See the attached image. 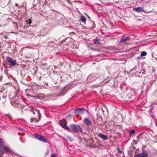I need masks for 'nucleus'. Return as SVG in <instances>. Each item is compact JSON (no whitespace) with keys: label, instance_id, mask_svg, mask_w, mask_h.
<instances>
[{"label":"nucleus","instance_id":"1","mask_svg":"<svg viewBox=\"0 0 157 157\" xmlns=\"http://www.w3.org/2000/svg\"><path fill=\"white\" fill-rule=\"evenodd\" d=\"M30 111L33 113V114L35 116V117H36V116H37L38 119H39V120H40L41 117V115L38 110L31 107L30 108Z\"/></svg>","mask_w":157,"mask_h":157},{"label":"nucleus","instance_id":"2","mask_svg":"<svg viewBox=\"0 0 157 157\" xmlns=\"http://www.w3.org/2000/svg\"><path fill=\"white\" fill-rule=\"evenodd\" d=\"M34 137L35 138L44 142H47V140L44 137L39 134H37Z\"/></svg>","mask_w":157,"mask_h":157},{"label":"nucleus","instance_id":"3","mask_svg":"<svg viewBox=\"0 0 157 157\" xmlns=\"http://www.w3.org/2000/svg\"><path fill=\"white\" fill-rule=\"evenodd\" d=\"M71 129L75 132H78L81 130L80 127L78 125H71Z\"/></svg>","mask_w":157,"mask_h":157},{"label":"nucleus","instance_id":"4","mask_svg":"<svg viewBox=\"0 0 157 157\" xmlns=\"http://www.w3.org/2000/svg\"><path fill=\"white\" fill-rule=\"evenodd\" d=\"M7 59L10 66H13L15 65L16 63V60H14L11 58L8 57H7Z\"/></svg>","mask_w":157,"mask_h":157},{"label":"nucleus","instance_id":"5","mask_svg":"<svg viewBox=\"0 0 157 157\" xmlns=\"http://www.w3.org/2000/svg\"><path fill=\"white\" fill-rule=\"evenodd\" d=\"M22 22L25 23L26 25H23L21 24V26L23 27H27L30 25L31 23H32V20H24V21Z\"/></svg>","mask_w":157,"mask_h":157},{"label":"nucleus","instance_id":"6","mask_svg":"<svg viewBox=\"0 0 157 157\" xmlns=\"http://www.w3.org/2000/svg\"><path fill=\"white\" fill-rule=\"evenodd\" d=\"M97 75L95 74H91L88 77L87 79L90 80L92 81H94L97 78Z\"/></svg>","mask_w":157,"mask_h":157},{"label":"nucleus","instance_id":"7","mask_svg":"<svg viewBox=\"0 0 157 157\" xmlns=\"http://www.w3.org/2000/svg\"><path fill=\"white\" fill-rule=\"evenodd\" d=\"M84 111V109L83 108L77 109L75 111L74 114L77 113V114H82L83 113Z\"/></svg>","mask_w":157,"mask_h":157},{"label":"nucleus","instance_id":"8","mask_svg":"<svg viewBox=\"0 0 157 157\" xmlns=\"http://www.w3.org/2000/svg\"><path fill=\"white\" fill-rule=\"evenodd\" d=\"M147 154L145 153H140L138 154H136L134 157H147Z\"/></svg>","mask_w":157,"mask_h":157},{"label":"nucleus","instance_id":"9","mask_svg":"<svg viewBox=\"0 0 157 157\" xmlns=\"http://www.w3.org/2000/svg\"><path fill=\"white\" fill-rule=\"evenodd\" d=\"M133 10L137 12H144V8L141 7H138L133 9Z\"/></svg>","mask_w":157,"mask_h":157},{"label":"nucleus","instance_id":"10","mask_svg":"<svg viewBox=\"0 0 157 157\" xmlns=\"http://www.w3.org/2000/svg\"><path fill=\"white\" fill-rule=\"evenodd\" d=\"M83 122L87 125H90L92 123V122L88 118H85L84 119Z\"/></svg>","mask_w":157,"mask_h":157},{"label":"nucleus","instance_id":"11","mask_svg":"<svg viewBox=\"0 0 157 157\" xmlns=\"http://www.w3.org/2000/svg\"><path fill=\"white\" fill-rule=\"evenodd\" d=\"M98 135L99 137L102 139L103 140H106L108 138L107 136L104 135L102 134H98Z\"/></svg>","mask_w":157,"mask_h":157},{"label":"nucleus","instance_id":"12","mask_svg":"<svg viewBox=\"0 0 157 157\" xmlns=\"http://www.w3.org/2000/svg\"><path fill=\"white\" fill-rule=\"evenodd\" d=\"M39 120H39V119L38 120L36 117H35L31 118L30 122L32 123L34 121L35 122H39Z\"/></svg>","mask_w":157,"mask_h":157},{"label":"nucleus","instance_id":"13","mask_svg":"<svg viewBox=\"0 0 157 157\" xmlns=\"http://www.w3.org/2000/svg\"><path fill=\"white\" fill-rule=\"evenodd\" d=\"M2 147L4 151H6L7 153L9 152L10 150L8 148L5 146L3 145Z\"/></svg>","mask_w":157,"mask_h":157},{"label":"nucleus","instance_id":"14","mask_svg":"<svg viewBox=\"0 0 157 157\" xmlns=\"http://www.w3.org/2000/svg\"><path fill=\"white\" fill-rule=\"evenodd\" d=\"M93 43L94 44H100V43L99 40L98 38H96L93 40Z\"/></svg>","mask_w":157,"mask_h":157},{"label":"nucleus","instance_id":"15","mask_svg":"<svg viewBox=\"0 0 157 157\" xmlns=\"http://www.w3.org/2000/svg\"><path fill=\"white\" fill-rule=\"evenodd\" d=\"M130 39V37H126L125 38L123 37L122 40H121V42H126L127 40H129Z\"/></svg>","mask_w":157,"mask_h":157},{"label":"nucleus","instance_id":"16","mask_svg":"<svg viewBox=\"0 0 157 157\" xmlns=\"http://www.w3.org/2000/svg\"><path fill=\"white\" fill-rule=\"evenodd\" d=\"M60 124L62 125V126L66 129L67 130L69 129V128L67 127V126L63 123L60 122Z\"/></svg>","mask_w":157,"mask_h":157},{"label":"nucleus","instance_id":"17","mask_svg":"<svg viewBox=\"0 0 157 157\" xmlns=\"http://www.w3.org/2000/svg\"><path fill=\"white\" fill-rule=\"evenodd\" d=\"M147 54L146 52L143 51L141 52L140 56L141 57L145 56L147 55Z\"/></svg>","mask_w":157,"mask_h":157},{"label":"nucleus","instance_id":"18","mask_svg":"<svg viewBox=\"0 0 157 157\" xmlns=\"http://www.w3.org/2000/svg\"><path fill=\"white\" fill-rule=\"evenodd\" d=\"M73 117L72 115H71L69 116H68L67 117V120H69L71 118H72Z\"/></svg>","mask_w":157,"mask_h":157},{"label":"nucleus","instance_id":"19","mask_svg":"<svg viewBox=\"0 0 157 157\" xmlns=\"http://www.w3.org/2000/svg\"><path fill=\"white\" fill-rule=\"evenodd\" d=\"M4 144L2 140L0 139V146H2Z\"/></svg>","mask_w":157,"mask_h":157},{"label":"nucleus","instance_id":"20","mask_svg":"<svg viewBox=\"0 0 157 157\" xmlns=\"http://www.w3.org/2000/svg\"><path fill=\"white\" fill-rule=\"evenodd\" d=\"M135 132V131L134 130H132L131 131L129 132V134L131 135L134 134Z\"/></svg>","mask_w":157,"mask_h":157},{"label":"nucleus","instance_id":"21","mask_svg":"<svg viewBox=\"0 0 157 157\" xmlns=\"http://www.w3.org/2000/svg\"><path fill=\"white\" fill-rule=\"evenodd\" d=\"M13 22L14 24L16 25L15 26V28H17L18 26V23H17V22H14L13 21Z\"/></svg>","mask_w":157,"mask_h":157},{"label":"nucleus","instance_id":"22","mask_svg":"<svg viewBox=\"0 0 157 157\" xmlns=\"http://www.w3.org/2000/svg\"><path fill=\"white\" fill-rule=\"evenodd\" d=\"M62 22L63 23L64 25H65V24L67 23V20H61Z\"/></svg>","mask_w":157,"mask_h":157},{"label":"nucleus","instance_id":"23","mask_svg":"<svg viewBox=\"0 0 157 157\" xmlns=\"http://www.w3.org/2000/svg\"><path fill=\"white\" fill-rule=\"evenodd\" d=\"M56 155L55 154H53L51 155V157H56Z\"/></svg>","mask_w":157,"mask_h":157},{"label":"nucleus","instance_id":"24","mask_svg":"<svg viewBox=\"0 0 157 157\" xmlns=\"http://www.w3.org/2000/svg\"><path fill=\"white\" fill-rule=\"evenodd\" d=\"M80 20H86V18L83 16H82Z\"/></svg>","mask_w":157,"mask_h":157},{"label":"nucleus","instance_id":"25","mask_svg":"<svg viewBox=\"0 0 157 157\" xmlns=\"http://www.w3.org/2000/svg\"><path fill=\"white\" fill-rule=\"evenodd\" d=\"M48 150H47L45 153L46 155H47L48 154Z\"/></svg>","mask_w":157,"mask_h":157},{"label":"nucleus","instance_id":"26","mask_svg":"<svg viewBox=\"0 0 157 157\" xmlns=\"http://www.w3.org/2000/svg\"><path fill=\"white\" fill-rule=\"evenodd\" d=\"M45 30L46 31V32L45 33H44L46 34L47 33L48 31V30L46 29H45Z\"/></svg>","mask_w":157,"mask_h":157},{"label":"nucleus","instance_id":"27","mask_svg":"<svg viewBox=\"0 0 157 157\" xmlns=\"http://www.w3.org/2000/svg\"><path fill=\"white\" fill-rule=\"evenodd\" d=\"M86 20H81V21L84 22H85V21H86Z\"/></svg>","mask_w":157,"mask_h":157},{"label":"nucleus","instance_id":"28","mask_svg":"<svg viewBox=\"0 0 157 157\" xmlns=\"http://www.w3.org/2000/svg\"><path fill=\"white\" fill-rule=\"evenodd\" d=\"M67 40H72V39L71 38H67Z\"/></svg>","mask_w":157,"mask_h":157},{"label":"nucleus","instance_id":"29","mask_svg":"<svg viewBox=\"0 0 157 157\" xmlns=\"http://www.w3.org/2000/svg\"><path fill=\"white\" fill-rule=\"evenodd\" d=\"M15 5L16 6H18V5L17 4H16Z\"/></svg>","mask_w":157,"mask_h":157},{"label":"nucleus","instance_id":"30","mask_svg":"<svg viewBox=\"0 0 157 157\" xmlns=\"http://www.w3.org/2000/svg\"><path fill=\"white\" fill-rule=\"evenodd\" d=\"M7 38V36H5V38L6 39V38Z\"/></svg>","mask_w":157,"mask_h":157},{"label":"nucleus","instance_id":"31","mask_svg":"<svg viewBox=\"0 0 157 157\" xmlns=\"http://www.w3.org/2000/svg\"><path fill=\"white\" fill-rule=\"evenodd\" d=\"M77 2H80V3H81V2H79V1H77Z\"/></svg>","mask_w":157,"mask_h":157},{"label":"nucleus","instance_id":"32","mask_svg":"<svg viewBox=\"0 0 157 157\" xmlns=\"http://www.w3.org/2000/svg\"><path fill=\"white\" fill-rule=\"evenodd\" d=\"M155 59L156 61H157V58H155Z\"/></svg>","mask_w":157,"mask_h":157}]
</instances>
